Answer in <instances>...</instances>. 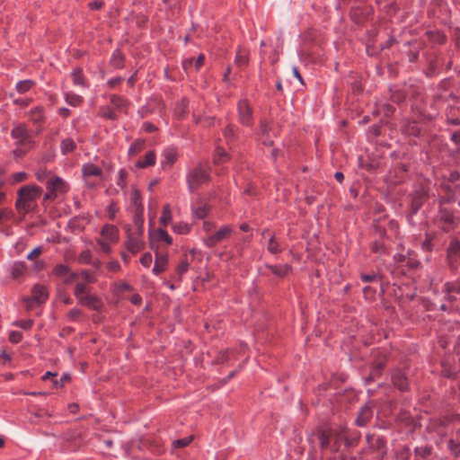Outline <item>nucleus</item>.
<instances>
[{"label": "nucleus", "instance_id": "f257e3e1", "mask_svg": "<svg viewBox=\"0 0 460 460\" xmlns=\"http://www.w3.org/2000/svg\"><path fill=\"white\" fill-rule=\"evenodd\" d=\"M42 192V188L37 185H24L18 190L15 208L22 217L37 208Z\"/></svg>", "mask_w": 460, "mask_h": 460}, {"label": "nucleus", "instance_id": "f03ea898", "mask_svg": "<svg viewBox=\"0 0 460 460\" xmlns=\"http://www.w3.org/2000/svg\"><path fill=\"white\" fill-rule=\"evenodd\" d=\"M126 231V239L124 241V246L126 250L132 255H136L146 247V243L143 240L144 233L134 232L133 227L130 225L124 226Z\"/></svg>", "mask_w": 460, "mask_h": 460}, {"label": "nucleus", "instance_id": "7ed1b4c3", "mask_svg": "<svg viewBox=\"0 0 460 460\" xmlns=\"http://www.w3.org/2000/svg\"><path fill=\"white\" fill-rule=\"evenodd\" d=\"M47 193L43 197V201L54 200L58 195L68 191V184L58 176L50 177L46 182Z\"/></svg>", "mask_w": 460, "mask_h": 460}, {"label": "nucleus", "instance_id": "20e7f679", "mask_svg": "<svg viewBox=\"0 0 460 460\" xmlns=\"http://www.w3.org/2000/svg\"><path fill=\"white\" fill-rule=\"evenodd\" d=\"M210 181L209 173L201 165L193 168L187 175L189 190L191 192Z\"/></svg>", "mask_w": 460, "mask_h": 460}, {"label": "nucleus", "instance_id": "39448f33", "mask_svg": "<svg viewBox=\"0 0 460 460\" xmlns=\"http://www.w3.org/2000/svg\"><path fill=\"white\" fill-rule=\"evenodd\" d=\"M339 430L332 429H319L317 437L320 447L323 450L331 447V450L336 452L339 450Z\"/></svg>", "mask_w": 460, "mask_h": 460}, {"label": "nucleus", "instance_id": "423d86ee", "mask_svg": "<svg viewBox=\"0 0 460 460\" xmlns=\"http://www.w3.org/2000/svg\"><path fill=\"white\" fill-rule=\"evenodd\" d=\"M49 298V291L46 286L36 284L31 288V296L24 297L23 303L27 309H32L35 305L44 304Z\"/></svg>", "mask_w": 460, "mask_h": 460}, {"label": "nucleus", "instance_id": "0eeeda50", "mask_svg": "<svg viewBox=\"0 0 460 460\" xmlns=\"http://www.w3.org/2000/svg\"><path fill=\"white\" fill-rule=\"evenodd\" d=\"M11 136L17 140V144L20 146L31 147L34 143L25 124L14 126L11 131Z\"/></svg>", "mask_w": 460, "mask_h": 460}, {"label": "nucleus", "instance_id": "6e6552de", "mask_svg": "<svg viewBox=\"0 0 460 460\" xmlns=\"http://www.w3.org/2000/svg\"><path fill=\"white\" fill-rule=\"evenodd\" d=\"M239 121L242 125L251 127L253 124L252 108L246 100H241L237 104Z\"/></svg>", "mask_w": 460, "mask_h": 460}, {"label": "nucleus", "instance_id": "1a4fd4ad", "mask_svg": "<svg viewBox=\"0 0 460 460\" xmlns=\"http://www.w3.org/2000/svg\"><path fill=\"white\" fill-rule=\"evenodd\" d=\"M233 232V228L230 226H224L216 233L207 236L204 239V243L208 247H214L217 243H221L225 239L230 237Z\"/></svg>", "mask_w": 460, "mask_h": 460}, {"label": "nucleus", "instance_id": "9d476101", "mask_svg": "<svg viewBox=\"0 0 460 460\" xmlns=\"http://www.w3.org/2000/svg\"><path fill=\"white\" fill-rule=\"evenodd\" d=\"M438 220L442 223L441 229L447 233L453 230L458 224V219L455 217L453 212L447 208L439 210Z\"/></svg>", "mask_w": 460, "mask_h": 460}, {"label": "nucleus", "instance_id": "9b49d317", "mask_svg": "<svg viewBox=\"0 0 460 460\" xmlns=\"http://www.w3.org/2000/svg\"><path fill=\"white\" fill-rule=\"evenodd\" d=\"M53 274L60 279H63L64 284H70L72 281L78 278L77 272L71 271V269L66 264H57L53 269Z\"/></svg>", "mask_w": 460, "mask_h": 460}, {"label": "nucleus", "instance_id": "f8f14e48", "mask_svg": "<svg viewBox=\"0 0 460 460\" xmlns=\"http://www.w3.org/2000/svg\"><path fill=\"white\" fill-rule=\"evenodd\" d=\"M447 261L451 268H456L460 261V242L453 239L447 249Z\"/></svg>", "mask_w": 460, "mask_h": 460}, {"label": "nucleus", "instance_id": "ddd939ff", "mask_svg": "<svg viewBox=\"0 0 460 460\" xmlns=\"http://www.w3.org/2000/svg\"><path fill=\"white\" fill-rule=\"evenodd\" d=\"M78 302L94 311H101L103 307L102 299L95 295H85L84 297L79 298Z\"/></svg>", "mask_w": 460, "mask_h": 460}, {"label": "nucleus", "instance_id": "4468645a", "mask_svg": "<svg viewBox=\"0 0 460 460\" xmlns=\"http://www.w3.org/2000/svg\"><path fill=\"white\" fill-rule=\"evenodd\" d=\"M101 238L111 243L119 241V229L113 225H105L101 231Z\"/></svg>", "mask_w": 460, "mask_h": 460}, {"label": "nucleus", "instance_id": "2eb2a0df", "mask_svg": "<svg viewBox=\"0 0 460 460\" xmlns=\"http://www.w3.org/2000/svg\"><path fill=\"white\" fill-rule=\"evenodd\" d=\"M266 268H268L273 275L279 278H285L292 272V266L289 264H267Z\"/></svg>", "mask_w": 460, "mask_h": 460}, {"label": "nucleus", "instance_id": "dca6fc26", "mask_svg": "<svg viewBox=\"0 0 460 460\" xmlns=\"http://www.w3.org/2000/svg\"><path fill=\"white\" fill-rule=\"evenodd\" d=\"M269 235L270 239L267 244V250L272 254H278L282 252V248L280 247L279 243L276 239L274 234H271L269 229H265L262 232V236Z\"/></svg>", "mask_w": 460, "mask_h": 460}, {"label": "nucleus", "instance_id": "f3484780", "mask_svg": "<svg viewBox=\"0 0 460 460\" xmlns=\"http://www.w3.org/2000/svg\"><path fill=\"white\" fill-rule=\"evenodd\" d=\"M392 381L394 386L401 391L408 389V380L405 375L400 370H394L392 374Z\"/></svg>", "mask_w": 460, "mask_h": 460}, {"label": "nucleus", "instance_id": "a211bd4d", "mask_svg": "<svg viewBox=\"0 0 460 460\" xmlns=\"http://www.w3.org/2000/svg\"><path fill=\"white\" fill-rule=\"evenodd\" d=\"M234 63L241 68L247 66L249 64V51L245 49L239 48L236 52Z\"/></svg>", "mask_w": 460, "mask_h": 460}, {"label": "nucleus", "instance_id": "6ab92c4d", "mask_svg": "<svg viewBox=\"0 0 460 460\" xmlns=\"http://www.w3.org/2000/svg\"><path fill=\"white\" fill-rule=\"evenodd\" d=\"M386 365V356L382 355L380 358H377L374 361L372 371L370 373V377L372 379L376 378V376H379L381 375L382 370Z\"/></svg>", "mask_w": 460, "mask_h": 460}, {"label": "nucleus", "instance_id": "aec40b11", "mask_svg": "<svg viewBox=\"0 0 460 460\" xmlns=\"http://www.w3.org/2000/svg\"><path fill=\"white\" fill-rule=\"evenodd\" d=\"M155 164V151H149L146 154L144 159L138 160L136 163V167L139 169L153 166Z\"/></svg>", "mask_w": 460, "mask_h": 460}, {"label": "nucleus", "instance_id": "412c9836", "mask_svg": "<svg viewBox=\"0 0 460 460\" xmlns=\"http://www.w3.org/2000/svg\"><path fill=\"white\" fill-rule=\"evenodd\" d=\"M30 119L35 124H42L45 121V111L41 106H37L30 111Z\"/></svg>", "mask_w": 460, "mask_h": 460}, {"label": "nucleus", "instance_id": "4be33fe9", "mask_svg": "<svg viewBox=\"0 0 460 460\" xmlns=\"http://www.w3.org/2000/svg\"><path fill=\"white\" fill-rule=\"evenodd\" d=\"M444 291L447 293L449 301L455 300L456 297L453 293L460 294V281L447 282L444 285Z\"/></svg>", "mask_w": 460, "mask_h": 460}, {"label": "nucleus", "instance_id": "5701e85b", "mask_svg": "<svg viewBox=\"0 0 460 460\" xmlns=\"http://www.w3.org/2000/svg\"><path fill=\"white\" fill-rule=\"evenodd\" d=\"M372 417V411L368 406H364L361 408L358 416L356 420V423L358 426L362 427L365 426L368 420Z\"/></svg>", "mask_w": 460, "mask_h": 460}, {"label": "nucleus", "instance_id": "b1692460", "mask_svg": "<svg viewBox=\"0 0 460 460\" xmlns=\"http://www.w3.org/2000/svg\"><path fill=\"white\" fill-rule=\"evenodd\" d=\"M167 264H168V259L166 256L156 254L155 266L153 268L154 274L159 275L162 272L165 271Z\"/></svg>", "mask_w": 460, "mask_h": 460}, {"label": "nucleus", "instance_id": "393cba45", "mask_svg": "<svg viewBox=\"0 0 460 460\" xmlns=\"http://www.w3.org/2000/svg\"><path fill=\"white\" fill-rule=\"evenodd\" d=\"M82 172L84 177L102 176V170L93 164H85L83 165Z\"/></svg>", "mask_w": 460, "mask_h": 460}, {"label": "nucleus", "instance_id": "a878e982", "mask_svg": "<svg viewBox=\"0 0 460 460\" xmlns=\"http://www.w3.org/2000/svg\"><path fill=\"white\" fill-rule=\"evenodd\" d=\"M27 270V266L23 261H16L11 267V276L16 279L24 275Z\"/></svg>", "mask_w": 460, "mask_h": 460}, {"label": "nucleus", "instance_id": "bb28decb", "mask_svg": "<svg viewBox=\"0 0 460 460\" xmlns=\"http://www.w3.org/2000/svg\"><path fill=\"white\" fill-rule=\"evenodd\" d=\"M125 57L119 50H115L111 56V64L114 68L119 69L124 66Z\"/></svg>", "mask_w": 460, "mask_h": 460}, {"label": "nucleus", "instance_id": "cd10ccee", "mask_svg": "<svg viewBox=\"0 0 460 460\" xmlns=\"http://www.w3.org/2000/svg\"><path fill=\"white\" fill-rule=\"evenodd\" d=\"M143 211L144 210H135L134 217H133V222L135 228L133 229L134 232L144 233V218H143Z\"/></svg>", "mask_w": 460, "mask_h": 460}, {"label": "nucleus", "instance_id": "c85d7f7f", "mask_svg": "<svg viewBox=\"0 0 460 460\" xmlns=\"http://www.w3.org/2000/svg\"><path fill=\"white\" fill-rule=\"evenodd\" d=\"M76 148V144L72 138H65L61 141L60 149L63 155L72 153Z\"/></svg>", "mask_w": 460, "mask_h": 460}, {"label": "nucleus", "instance_id": "c756f323", "mask_svg": "<svg viewBox=\"0 0 460 460\" xmlns=\"http://www.w3.org/2000/svg\"><path fill=\"white\" fill-rule=\"evenodd\" d=\"M131 205L135 207V210H144L141 193L137 189H134L130 197Z\"/></svg>", "mask_w": 460, "mask_h": 460}, {"label": "nucleus", "instance_id": "7c9ffc66", "mask_svg": "<svg viewBox=\"0 0 460 460\" xmlns=\"http://www.w3.org/2000/svg\"><path fill=\"white\" fill-rule=\"evenodd\" d=\"M172 217L171 206L169 204H165L163 207L162 216L160 217V223L165 226L172 222Z\"/></svg>", "mask_w": 460, "mask_h": 460}, {"label": "nucleus", "instance_id": "2f4dec72", "mask_svg": "<svg viewBox=\"0 0 460 460\" xmlns=\"http://www.w3.org/2000/svg\"><path fill=\"white\" fill-rule=\"evenodd\" d=\"M370 250L373 253L378 254V255H385L388 254L387 248L385 245L379 241H374L370 243Z\"/></svg>", "mask_w": 460, "mask_h": 460}, {"label": "nucleus", "instance_id": "473e14b6", "mask_svg": "<svg viewBox=\"0 0 460 460\" xmlns=\"http://www.w3.org/2000/svg\"><path fill=\"white\" fill-rule=\"evenodd\" d=\"M210 211V207L208 204H201L200 206L193 208V216L198 219H202L207 217Z\"/></svg>", "mask_w": 460, "mask_h": 460}, {"label": "nucleus", "instance_id": "72a5a7b5", "mask_svg": "<svg viewBox=\"0 0 460 460\" xmlns=\"http://www.w3.org/2000/svg\"><path fill=\"white\" fill-rule=\"evenodd\" d=\"M14 220V213L10 208H0V225Z\"/></svg>", "mask_w": 460, "mask_h": 460}, {"label": "nucleus", "instance_id": "f704fd0d", "mask_svg": "<svg viewBox=\"0 0 460 460\" xmlns=\"http://www.w3.org/2000/svg\"><path fill=\"white\" fill-rule=\"evenodd\" d=\"M229 155L222 147H217L215 151L214 162L216 164H224L229 160Z\"/></svg>", "mask_w": 460, "mask_h": 460}, {"label": "nucleus", "instance_id": "c9c22d12", "mask_svg": "<svg viewBox=\"0 0 460 460\" xmlns=\"http://www.w3.org/2000/svg\"><path fill=\"white\" fill-rule=\"evenodd\" d=\"M35 85V82L32 80L20 81L16 84V90L19 93H25L30 91Z\"/></svg>", "mask_w": 460, "mask_h": 460}, {"label": "nucleus", "instance_id": "e433bc0d", "mask_svg": "<svg viewBox=\"0 0 460 460\" xmlns=\"http://www.w3.org/2000/svg\"><path fill=\"white\" fill-rule=\"evenodd\" d=\"M72 78L75 84L80 86L84 85V76L81 68L77 67L73 70Z\"/></svg>", "mask_w": 460, "mask_h": 460}, {"label": "nucleus", "instance_id": "4c0bfd02", "mask_svg": "<svg viewBox=\"0 0 460 460\" xmlns=\"http://www.w3.org/2000/svg\"><path fill=\"white\" fill-rule=\"evenodd\" d=\"M145 148V141L138 139L135 141L128 149L129 155H136Z\"/></svg>", "mask_w": 460, "mask_h": 460}, {"label": "nucleus", "instance_id": "58836bf2", "mask_svg": "<svg viewBox=\"0 0 460 460\" xmlns=\"http://www.w3.org/2000/svg\"><path fill=\"white\" fill-rule=\"evenodd\" d=\"M414 453L417 456H420L424 459L428 458L432 453V447L431 446L417 447L414 449Z\"/></svg>", "mask_w": 460, "mask_h": 460}, {"label": "nucleus", "instance_id": "ea45409f", "mask_svg": "<svg viewBox=\"0 0 460 460\" xmlns=\"http://www.w3.org/2000/svg\"><path fill=\"white\" fill-rule=\"evenodd\" d=\"M79 277H81L84 280V283L87 284H93L97 281L94 274L88 270H82L80 272H78V278Z\"/></svg>", "mask_w": 460, "mask_h": 460}, {"label": "nucleus", "instance_id": "a19ab883", "mask_svg": "<svg viewBox=\"0 0 460 460\" xmlns=\"http://www.w3.org/2000/svg\"><path fill=\"white\" fill-rule=\"evenodd\" d=\"M87 283H84V282H78L76 283L75 287V291H74V295L77 298V300L79 301V298H82L84 297L87 292Z\"/></svg>", "mask_w": 460, "mask_h": 460}, {"label": "nucleus", "instance_id": "79ce46f5", "mask_svg": "<svg viewBox=\"0 0 460 460\" xmlns=\"http://www.w3.org/2000/svg\"><path fill=\"white\" fill-rule=\"evenodd\" d=\"M420 128L415 122L407 124L404 128V132L408 135L419 137L420 135Z\"/></svg>", "mask_w": 460, "mask_h": 460}, {"label": "nucleus", "instance_id": "37998d69", "mask_svg": "<svg viewBox=\"0 0 460 460\" xmlns=\"http://www.w3.org/2000/svg\"><path fill=\"white\" fill-rule=\"evenodd\" d=\"M339 434V440L344 439L346 446L348 447H353L356 446L359 440V436L353 437L352 438H349L345 434L344 430L341 429L338 432Z\"/></svg>", "mask_w": 460, "mask_h": 460}, {"label": "nucleus", "instance_id": "c03bdc74", "mask_svg": "<svg viewBox=\"0 0 460 460\" xmlns=\"http://www.w3.org/2000/svg\"><path fill=\"white\" fill-rule=\"evenodd\" d=\"M447 447L452 456L460 457V442L451 438L448 440Z\"/></svg>", "mask_w": 460, "mask_h": 460}, {"label": "nucleus", "instance_id": "a18cd8bd", "mask_svg": "<svg viewBox=\"0 0 460 460\" xmlns=\"http://www.w3.org/2000/svg\"><path fill=\"white\" fill-rule=\"evenodd\" d=\"M236 131L237 128L233 124H229L224 129V136L228 141L234 140L236 138Z\"/></svg>", "mask_w": 460, "mask_h": 460}, {"label": "nucleus", "instance_id": "49530a36", "mask_svg": "<svg viewBox=\"0 0 460 460\" xmlns=\"http://www.w3.org/2000/svg\"><path fill=\"white\" fill-rule=\"evenodd\" d=\"M66 101L70 105H72L74 107H76V106H79L82 103L83 98L81 96L77 95V94H75L73 93H69L66 94Z\"/></svg>", "mask_w": 460, "mask_h": 460}, {"label": "nucleus", "instance_id": "de8ad7c7", "mask_svg": "<svg viewBox=\"0 0 460 460\" xmlns=\"http://www.w3.org/2000/svg\"><path fill=\"white\" fill-rule=\"evenodd\" d=\"M189 261H188V259L186 256H184L179 262L178 266H177V274L179 275V279L181 278V276L187 272V270H189Z\"/></svg>", "mask_w": 460, "mask_h": 460}, {"label": "nucleus", "instance_id": "09e8293b", "mask_svg": "<svg viewBox=\"0 0 460 460\" xmlns=\"http://www.w3.org/2000/svg\"><path fill=\"white\" fill-rule=\"evenodd\" d=\"M423 200H424V195L420 194V193L416 194L412 198L411 208H412L413 213H416L420 209V208L422 205Z\"/></svg>", "mask_w": 460, "mask_h": 460}, {"label": "nucleus", "instance_id": "8fccbe9b", "mask_svg": "<svg viewBox=\"0 0 460 460\" xmlns=\"http://www.w3.org/2000/svg\"><path fill=\"white\" fill-rule=\"evenodd\" d=\"M188 108V101L185 99H182L181 102L176 106L175 108V114L178 118H182L186 112Z\"/></svg>", "mask_w": 460, "mask_h": 460}, {"label": "nucleus", "instance_id": "3c124183", "mask_svg": "<svg viewBox=\"0 0 460 460\" xmlns=\"http://www.w3.org/2000/svg\"><path fill=\"white\" fill-rule=\"evenodd\" d=\"M192 439H193L192 436H189V437H186V438H183L181 439H176L172 442V447L173 448L185 447L190 444Z\"/></svg>", "mask_w": 460, "mask_h": 460}, {"label": "nucleus", "instance_id": "603ef678", "mask_svg": "<svg viewBox=\"0 0 460 460\" xmlns=\"http://www.w3.org/2000/svg\"><path fill=\"white\" fill-rule=\"evenodd\" d=\"M111 102L113 105H115L119 109H123L128 104V102L123 97L119 96V95H112L111 97Z\"/></svg>", "mask_w": 460, "mask_h": 460}, {"label": "nucleus", "instance_id": "864d4df0", "mask_svg": "<svg viewBox=\"0 0 460 460\" xmlns=\"http://www.w3.org/2000/svg\"><path fill=\"white\" fill-rule=\"evenodd\" d=\"M173 230L177 234H186L190 232V226L187 223H178L173 225Z\"/></svg>", "mask_w": 460, "mask_h": 460}, {"label": "nucleus", "instance_id": "5fc2aeb1", "mask_svg": "<svg viewBox=\"0 0 460 460\" xmlns=\"http://www.w3.org/2000/svg\"><path fill=\"white\" fill-rule=\"evenodd\" d=\"M164 156L167 163L172 164L176 161L177 153H176L175 149L169 148V149L164 150Z\"/></svg>", "mask_w": 460, "mask_h": 460}, {"label": "nucleus", "instance_id": "6e6d98bb", "mask_svg": "<svg viewBox=\"0 0 460 460\" xmlns=\"http://www.w3.org/2000/svg\"><path fill=\"white\" fill-rule=\"evenodd\" d=\"M78 261L83 264H91L92 263V253L89 250L83 251L79 257Z\"/></svg>", "mask_w": 460, "mask_h": 460}, {"label": "nucleus", "instance_id": "4d7b16f0", "mask_svg": "<svg viewBox=\"0 0 460 460\" xmlns=\"http://www.w3.org/2000/svg\"><path fill=\"white\" fill-rule=\"evenodd\" d=\"M411 456V450L408 447H402L396 453V457L398 460H408Z\"/></svg>", "mask_w": 460, "mask_h": 460}, {"label": "nucleus", "instance_id": "13d9d810", "mask_svg": "<svg viewBox=\"0 0 460 460\" xmlns=\"http://www.w3.org/2000/svg\"><path fill=\"white\" fill-rule=\"evenodd\" d=\"M127 177H128V172L125 169L119 170L117 185L119 186L121 189H124L127 185Z\"/></svg>", "mask_w": 460, "mask_h": 460}, {"label": "nucleus", "instance_id": "bf43d9fd", "mask_svg": "<svg viewBox=\"0 0 460 460\" xmlns=\"http://www.w3.org/2000/svg\"><path fill=\"white\" fill-rule=\"evenodd\" d=\"M84 313L79 308H72L68 313L67 316L71 321H77L83 316Z\"/></svg>", "mask_w": 460, "mask_h": 460}, {"label": "nucleus", "instance_id": "052dcab7", "mask_svg": "<svg viewBox=\"0 0 460 460\" xmlns=\"http://www.w3.org/2000/svg\"><path fill=\"white\" fill-rule=\"evenodd\" d=\"M229 353L230 351L228 349L220 351L216 357V362L217 364H223L226 362L229 359Z\"/></svg>", "mask_w": 460, "mask_h": 460}, {"label": "nucleus", "instance_id": "680f3d73", "mask_svg": "<svg viewBox=\"0 0 460 460\" xmlns=\"http://www.w3.org/2000/svg\"><path fill=\"white\" fill-rule=\"evenodd\" d=\"M96 243L103 252L109 254L111 252V248L108 241H105L102 238H98Z\"/></svg>", "mask_w": 460, "mask_h": 460}, {"label": "nucleus", "instance_id": "e2e57ef3", "mask_svg": "<svg viewBox=\"0 0 460 460\" xmlns=\"http://www.w3.org/2000/svg\"><path fill=\"white\" fill-rule=\"evenodd\" d=\"M158 238L164 242H165L167 244L172 243V237L168 234V233L164 229H158L157 231Z\"/></svg>", "mask_w": 460, "mask_h": 460}, {"label": "nucleus", "instance_id": "0e129e2a", "mask_svg": "<svg viewBox=\"0 0 460 460\" xmlns=\"http://www.w3.org/2000/svg\"><path fill=\"white\" fill-rule=\"evenodd\" d=\"M360 279L363 282H374L380 279V276L376 273L366 274L361 273Z\"/></svg>", "mask_w": 460, "mask_h": 460}, {"label": "nucleus", "instance_id": "69168bd1", "mask_svg": "<svg viewBox=\"0 0 460 460\" xmlns=\"http://www.w3.org/2000/svg\"><path fill=\"white\" fill-rule=\"evenodd\" d=\"M71 380L69 374H64L59 379H55L54 387L60 388L64 385L66 382H69Z\"/></svg>", "mask_w": 460, "mask_h": 460}, {"label": "nucleus", "instance_id": "338daca9", "mask_svg": "<svg viewBox=\"0 0 460 460\" xmlns=\"http://www.w3.org/2000/svg\"><path fill=\"white\" fill-rule=\"evenodd\" d=\"M270 129V128L269 123L266 120H261L259 127L261 137H266L269 135Z\"/></svg>", "mask_w": 460, "mask_h": 460}, {"label": "nucleus", "instance_id": "774afa93", "mask_svg": "<svg viewBox=\"0 0 460 460\" xmlns=\"http://www.w3.org/2000/svg\"><path fill=\"white\" fill-rule=\"evenodd\" d=\"M153 258L150 252L144 253L140 258V263L146 268L150 267Z\"/></svg>", "mask_w": 460, "mask_h": 460}]
</instances>
